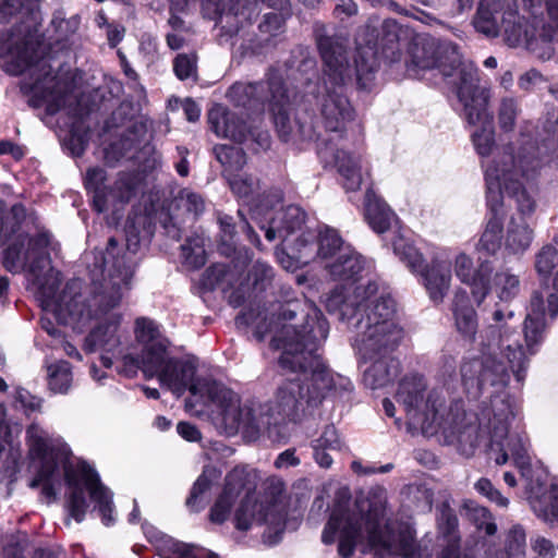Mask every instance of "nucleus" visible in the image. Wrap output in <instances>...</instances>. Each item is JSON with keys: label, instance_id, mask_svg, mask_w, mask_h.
I'll return each instance as SVG.
<instances>
[{"label": "nucleus", "instance_id": "f257e3e1", "mask_svg": "<svg viewBox=\"0 0 558 558\" xmlns=\"http://www.w3.org/2000/svg\"><path fill=\"white\" fill-rule=\"evenodd\" d=\"M396 400L404 408L410 424L420 427L424 435L440 432L446 444L456 446L466 457L483 445L498 465L506 464L511 456L522 475H527V439L521 434H508L514 411L507 395H490L480 414L466 413L458 403L447 411L444 396L435 389L427 391L423 376L414 374L401 379Z\"/></svg>", "mask_w": 558, "mask_h": 558}, {"label": "nucleus", "instance_id": "f03ea898", "mask_svg": "<svg viewBox=\"0 0 558 558\" xmlns=\"http://www.w3.org/2000/svg\"><path fill=\"white\" fill-rule=\"evenodd\" d=\"M275 329L271 345L282 350L279 363L282 368L299 372L301 377L282 384L274 407H266L271 424L279 420H296L306 407H316L328 395L343 396L353 389L352 381L332 373L318 354L326 340L329 325L320 310L305 299H295L280 305L276 323L266 326L257 323L255 337L264 340Z\"/></svg>", "mask_w": 558, "mask_h": 558}, {"label": "nucleus", "instance_id": "7ed1b4c3", "mask_svg": "<svg viewBox=\"0 0 558 558\" xmlns=\"http://www.w3.org/2000/svg\"><path fill=\"white\" fill-rule=\"evenodd\" d=\"M137 247L136 236L128 239L125 251L114 238H110L104 251L90 253L93 260L87 262L89 287L82 291L80 280L68 282L50 307L61 324L78 331L92 322L105 318L86 337L85 347L88 351L101 349L109 353L120 345L118 330L122 315L114 310L131 290L137 265Z\"/></svg>", "mask_w": 558, "mask_h": 558}, {"label": "nucleus", "instance_id": "20e7f679", "mask_svg": "<svg viewBox=\"0 0 558 558\" xmlns=\"http://www.w3.org/2000/svg\"><path fill=\"white\" fill-rule=\"evenodd\" d=\"M551 318L558 315V296L554 293L544 299L541 291H534L531 296L529 312L524 320V340L526 352L520 343L517 326L510 324L514 317L512 311L496 308L490 324L484 331L488 352L482 357L464 360L460 372L462 383L469 392H478L493 388L492 395L505 393L510 375L513 373L518 383H522L529 366V356L536 353L545 333V312Z\"/></svg>", "mask_w": 558, "mask_h": 558}, {"label": "nucleus", "instance_id": "39448f33", "mask_svg": "<svg viewBox=\"0 0 558 558\" xmlns=\"http://www.w3.org/2000/svg\"><path fill=\"white\" fill-rule=\"evenodd\" d=\"M376 280L335 288L326 300V308L356 330L353 347L359 357L392 354L404 338L397 319L396 302L379 291Z\"/></svg>", "mask_w": 558, "mask_h": 558}, {"label": "nucleus", "instance_id": "423d86ee", "mask_svg": "<svg viewBox=\"0 0 558 558\" xmlns=\"http://www.w3.org/2000/svg\"><path fill=\"white\" fill-rule=\"evenodd\" d=\"M363 533L367 535L375 558H414L416 554L417 543L412 526L407 522L385 520V509L380 506L371 507L366 514L357 506L353 509L335 507L322 541L329 545L339 535L338 553L342 558H349Z\"/></svg>", "mask_w": 558, "mask_h": 558}, {"label": "nucleus", "instance_id": "0eeeda50", "mask_svg": "<svg viewBox=\"0 0 558 558\" xmlns=\"http://www.w3.org/2000/svg\"><path fill=\"white\" fill-rule=\"evenodd\" d=\"M317 46L324 62V88L320 114L327 131L342 133L354 119L355 112L344 88L356 80L362 89L371 87L377 70L375 44L365 47L359 44L354 64L347 58L343 40L328 35L317 37Z\"/></svg>", "mask_w": 558, "mask_h": 558}, {"label": "nucleus", "instance_id": "6e6552de", "mask_svg": "<svg viewBox=\"0 0 558 558\" xmlns=\"http://www.w3.org/2000/svg\"><path fill=\"white\" fill-rule=\"evenodd\" d=\"M0 52L7 53L9 73L19 75L29 72L34 78L29 89L35 95H41L49 114H54L65 107L70 95L64 85L50 75L51 68L45 59L44 38L34 21L21 23L8 35L1 34Z\"/></svg>", "mask_w": 558, "mask_h": 558}, {"label": "nucleus", "instance_id": "1a4fd4ad", "mask_svg": "<svg viewBox=\"0 0 558 558\" xmlns=\"http://www.w3.org/2000/svg\"><path fill=\"white\" fill-rule=\"evenodd\" d=\"M252 473L246 466H235L226 476L222 493L210 509L209 519L214 523H223L230 514L235 499L242 492L245 498L235 511V526L239 530H248L253 523L265 524L264 542L274 545L281 539L286 527V510L279 504L264 506L254 498L255 483Z\"/></svg>", "mask_w": 558, "mask_h": 558}, {"label": "nucleus", "instance_id": "9d476101", "mask_svg": "<svg viewBox=\"0 0 558 558\" xmlns=\"http://www.w3.org/2000/svg\"><path fill=\"white\" fill-rule=\"evenodd\" d=\"M539 162L535 155L513 156L510 147L499 150L493 160L483 163L486 198L490 211H499L502 206V191L514 199L518 214L513 217L532 219L536 201L525 182L534 177Z\"/></svg>", "mask_w": 558, "mask_h": 558}, {"label": "nucleus", "instance_id": "9b49d317", "mask_svg": "<svg viewBox=\"0 0 558 558\" xmlns=\"http://www.w3.org/2000/svg\"><path fill=\"white\" fill-rule=\"evenodd\" d=\"M51 244V235L39 231L35 236H23L20 233L2 252L3 267L12 274L27 271L34 289L40 294L45 307L50 308L58 300L61 277L51 267L47 247Z\"/></svg>", "mask_w": 558, "mask_h": 558}, {"label": "nucleus", "instance_id": "f8f14e48", "mask_svg": "<svg viewBox=\"0 0 558 558\" xmlns=\"http://www.w3.org/2000/svg\"><path fill=\"white\" fill-rule=\"evenodd\" d=\"M208 402L215 413V424L226 436L241 434L246 441L256 440L271 425L268 409L254 402H242L233 390L220 383L207 385Z\"/></svg>", "mask_w": 558, "mask_h": 558}, {"label": "nucleus", "instance_id": "ddd939ff", "mask_svg": "<svg viewBox=\"0 0 558 558\" xmlns=\"http://www.w3.org/2000/svg\"><path fill=\"white\" fill-rule=\"evenodd\" d=\"M436 70L458 96L460 87L468 85L464 72H472V85L480 81L478 70L471 61H464L458 47L450 41H438L433 37H417L410 47L408 71L418 75L422 71Z\"/></svg>", "mask_w": 558, "mask_h": 558}, {"label": "nucleus", "instance_id": "4468645a", "mask_svg": "<svg viewBox=\"0 0 558 558\" xmlns=\"http://www.w3.org/2000/svg\"><path fill=\"white\" fill-rule=\"evenodd\" d=\"M469 77L468 85L460 87L458 92V100L462 106L464 120L470 125H478L480 128L471 135L476 153L483 158L484 162L493 160L495 155L505 148L510 147L513 156L518 159L520 156L532 155L526 148L515 153L511 144L501 147L495 146V130L493 124V116L488 109L490 98L489 88L482 86L480 81L472 85V72H464Z\"/></svg>", "mask_w": 558, "mask_h": 558}, {"label": "nucleus", "instance_id": "2eb2a0df", "mask_svg": "<svg viewBox=\"0 0 558 558\" xmlns=\"http://www.w3.org/2000/svg\"><path fill=\"white\" fill-rule=\"evenodd\" d=\"M64 477L69 488L66 508L71 518L82 522L85 518L88 504L85 494L88 493L95 504L94 510L98 512L102 523L110 526L116 522L112 493L101 482L94 469L86 462L64 465Z\"/></svg>", "mask_w": 558, "mask_h": 558}, {"label": "nucleus", "instance_id": "dca6fc26", "mask_svg": "<svg viewBox=\"0 0 558 558\" xmlns=\"http://www.w3.org/2000/svg\"><path fill=\"white\" fill-rule=\"evenodd\" d=\"M268 85L271 94L269 109L279 137L286 143L314 140L316 132L307 114H296L291 119L290 105L295 98V93L286 86L282 76L274 74Z\"/></svg>", "mask_w": 558, "mask_h": 558}, {"label": "nucleus", "instance_id": "f3484780", "mask_svg": "<svg viewBox=\"0 0 558 558\" xmlns=\"http://www.w3.org/2000/svg\"><path fill=\"white\" fill-rule=\"evenodd\" d=\"M474 25L478 32L489 37H497L504 33L507 44L511 47L518 46L526 33L515 0L480 2Z\"/></svg>", "mask_w": 558, "mask_h": 558}, {"label": "nucleus", "instance_id": "a211bd4d", "mask_svg": "<svg viewBox=\"0 0 558 558\" xmlns=\"http://www.w3.org/2000/svg\"><path fill=\"white\" fill-rule=\"evenodd\" d=\"M211 130L221 137H228L238 143L252 140L257 148L266 150L270 147L271 138L267 130L259 124L246 126L245 122L234 113L226 111L219 107L211 110L208 114Z\"/></svg>", "mask_w": 558, "mask_h": 558}, {"label": "nucleus", "instance_id": "6ab92c4d", "mask_svg": "<svg viewBox=\"0 0 558 558\" xmlns=\"http://www.w3.org/2000/svg\"><path fill=\"white\" fill-rule=\"evenodd\" d=\"M196 364L190 360L173 359L168 361L158 376L159 383L171 390L177 397H181L186 390L194 397L207 398V385L217 381L195 378Z\"/></svg>", "mask_w": 558, "mask_h": 558}, {"label": "nucleus", "instance_id": "aec40b11", "mask_svg": "<svg viewBox=\"0 0 558 558\" xmlns=\"http://www.w3.org/2000/svg\"><path fill=\"white\" fill-rule=\"evenodd\" d=\"M267 223H260V229L265 230V238L268 241L279 239L286 244L287 248L293 254L294 242H303L302 227L305 222L304 210L295 205L277 210L274 215L268 214Z\"/></svg>", "mask_w": 558, "mask_h": 558}, {"label": "nucleus", "instance_id": "412c9836", "mask_svg": "<svg viewBox=\"0 0 558 558\" xmlns=\"http://www.w3.org/2000/svg\"><path fill=\"white\" fill-rule=\"evenodd\" d=\"M302 241L293 244V257L302 264H307L316 257L331 262L339 256L343 247H350V245H344L338 232L330 228L319 231L318 236L306 231Z\"/></svg>", "mask_w": 558, "mask_h": 558}, {"label": "nucleus", "instance_id": "4be33fe9", "mask_svg": "<svg viewBox=\"0 0 558 558\" xmlns=\"http://www.w3.org/2000/svg\"><path fill=\"white\" fill-rule=\"evenodd\" d=\"M317 153L324 167L332 166L337 168L347 191H356L361 187L364 172L367 173V168L361 155L340 150L330 142L320 146Z\"/></svg>", "mask_w": 558, "mask_h": 558}, {"label": "nucleus", "instance_id": "5701e85b", "mask_svg": "<svg viewBox=\"0 0 558 558\" xmlns=\"http://www.w3.org/2000/svg\"><path fill=\"white\" fill-rule=\"evenodd\" d=\"M259 2H267L271 8L283 9L288 0H201L204 15L210 20H236V29L239 25L243 26L245 22L251 21L257 12ZM227 24L232 26L230 21Z\"/></svg>", "mask_w": 558, "mask_h": 558}, {"label": "nucleus", "instance_id": "b1692460", "mask_svg": "<svg viewBox=\"0 0 558 558\" xmlns=\"http://www.w3.org/2000/svg\"><path fill=\"white\" fill-rule=\"evenodd\" d=\"M146 133V124L143 122L135 123L125 135L119 141L111 143L105 149V159L108 163H113L120 158L129 156L135 158L138 162H143L144 170H153L160 165L161 157L149 143L145 144L136 155H130L135 147V135H144Z\"/></svg>", "mask_w": 558, "mask_h": 558}, {"label": "nucleus", "instance_id": "393cba45", "mask_svg": "<svg viewBox=\"0 0 558 558\" xmlns=\"http://www.w3.org/2000/svg\"><path fill=\"white\" fill-rule=\"evenodd\" d=\"M170 360L167 356V347L163 341L154 342L143 348L140 357L132 354L123 355L120 372L128 377H133L141 369L147 378L158 377Z\"/></svg>", "mask_w": 558, "mask_h": 558}, {"label": "nucleus", "instance_id": "a878e982", "mask_svg": "<svg viewBox=\"0 0 558 558\" xmlns=\"http://www.w3.org/2000/svg\"><path fill=\"white\" fill-rule=\"evenodd\" d=\"M454 274L461 282L470 286L471 293L477 305H481L490 291V275L493 267L489 262H482L474 269L473 260L464 253H459L454 258Z\"/></svg>", "mask_w": 558, "mask_h": 558}, {"label": "nucleus", "instance_id": "bb28decb", "mask_svg": "<svg viewBox=\"0 0 558 558\" xmlns=\"http://www.w3.org/2000/svg\"><path fill=\"white\" fill-rule=\"evenodd\" d=\"M281 75L278 71H270L266 83H235L228 90L229 99L238 107L263 110L264 105H269L271 97L269 81L272 75Z\"/></svg>", "mask_w": 558, "mask_h": 558}, {"label": "nucleus", "instance_id": "cd10ccee", "mask_svg": "<svg viewBox=\"0 0 558 558\" xmlns=\"http://www.w3.org/2000/svg\"><path fill=\"white\" fill-rule=\"evenodd\" d=\"M31 452L41 460V466L29 486L37 488L50 480L58 469V463L49 456V440L44 430L33 424L27 428Z\"/></svg>", "mask_w": 558, "mask_h": 558}, {"label": "nucleus", "instance_id": "c85d7f7f", "mask_svg": "<svg viewBox=\"0 0 558 558\" xmlns=\"http://www.w3.org/2000/svg\"><path fill=\"white\" fill-rule=\"evenodd\" d=\"M420 272L429 299L436 304L442 303L451 283L450 266L444 260L434 258Z\"/></svg>", "mask_w": 558, "mask_h": 558}, {"label": "nucleus", "instance_id": "c756f323", "mask_svg": "<svg viewBox=\"0 0 558 558\" xmlns=\"http://www.w3.org/2000/svg\"><path fill=\"white\" fill-rule=\"evenodd\" d=\"M361 363H369L364 371V383L372 389L387 386L399 373V363L392 354L377 355L373 357H359Z\"/></svg>", "mask_w": 558, "mask_h": 558}, {"label": "nucleus", "instance_id": "7c9ffc66", "mask_svg": "<svg viewBox=\"0 0 558 558\" xmlns=\"http://www.w3.org/2000/svg\"><path fill=\"white\" fill-rule=\"evenodd\" d=\"M33 228H36L34 214H28L22 204H15L9 211L0 215V242L12 236L15 239L20 233L27 236Z\"/></svg>", "mask_w": 558, "mask_h": 558}, {"label": "nucleus", "instance_id": "2f4dec72", "mask_svg": "<svg viewBox=\"0 0 558 558\" xmlns=\"http://www.w3.org/2000/svg\"><path fill=\"white\" fill-rule=\"evenodd\" d=\"M534 221L526 218L511 217L506 232V250L513 255L524 254L534 239Z\"/></svg>", "mask_w": 558, "mask_h": 558}, {"label": "nucleus", "instance_id": "473e14b6", "mask_svg": "<svg viewBox=\"0 0 558 558\" xmlns=\"http://www.w3.org/2000/svg\"><path fill=\"white\" fill-rule=\"evenodd\" d=\"M452 313L459 333L470 341L474 340L477 332V315L464 290H458L454 293Z\"/></svg>", "mask_w": 558, "mask_h": 558}, {"label": "nucleus", "instance_id": "72a5a7b5", "mask_svg": "<svg viewBox=\"0 0 558 558\" xmlns=\"http://www.w3.org/2000/svg\"><path fill=\"white\" fill-rule=\"evenodd\" d=\"M326 269L335 280H355L356 276L364 269V260L351 246L343 247L339 256L331 262H327Z\"/></svg>", "mask_w": 558, "mask_h": 558}, {"label": "nucleus", "instance_id": "f704fd0d", "mask_svg": "<svg viewBox=\"0 0 558 558\" xmlns=\"http://www.w3.org/2000/svg\"><path fill=\"white\" fill-rule=\"evenodd\" d=\"M140 177L134 172H119L113 184L107 189L108 210L120 209L136 196Z\"/></svg>", "mask_w": 558, "mask_h": 558}, {"label": "nucleus", "instance_id": "c9c22d12", "mask_svg": "<svg viewBox=\"0 0 558 558\" xmlns=\"http://www.w3.org/2000/svg\"><path fill=\"white\" fill-rule=\"evenodd\" d=\"M365 217L376 233L386 232L396 220L395 213L372 190L365 194Z\"/></svg>", "mask_w": 558, "mask_h": 558}, {"label": "nucleus", "instance_id": "e433bc0d", "mask_svg": "<svg viewBox=\"0 0 558 558\" xmlns=\"http://www.w3.org/2000/svg\"><path fill=\"white\" fill-rule=\"evenodd\" d=\"M530 504L535 514L549 524H558V487L551 486L542 495L532 494Z\"/></svg>", "mask_w": 558, "mask_h": 558}, {"label": "nucleus", "instance_id": "4c0bfd02", "mask_svg": "<svg viewBox=\"0 0 558 558\" xmlns=\"http://www.w3.org/2000/svg\"><path fill=\"white\" fill-rule=\"evenodd\" d=\"M490 289H494L496 296L500 302L509 303L520 293V277L510 268H502L495 272L490 283Z\"/></svg>", "mask_w": 558, "mask_h": 558}, {"label": "nucleus", "instance_id": "58836bf2", "mask_svg": "<svg viewBox=\"0 0 558 558\" xmlns=\"http://www.w3.org/2000/svg\"><path fill=\"white\" fill-rule=\"evenodd\" d=\"M106 170L100 167L89 168L85 175V186L88 191L93 192V205L98 213L108 210Z\"/></svg>", "mask_w": 558, "mask_h": 558}, {"label": "nucleus", "instance_id": "ea45409f", "mask_svg": "<svg viewBox=\"0 0 558 558\" xmlns=\"http://www.w3.org/2000/svg\"><path fill=\"white\" fill-rule=\"evenodd\" d=\"M220 475L221 473L216 466H204L202 474L193 485L190 497L186 499V506L192 511L197 512L204 508L205 502L203 501L202 496L210 488L211 484L220 477Z\"/></svg>", "mask_w": 558, "mask_h": 558}, {"label": "nucleus", "instance_id": "a19ab883", "mask_svg": "<svg viewBox=\"0 0 558 558\" xmlns=\"http://www.w3.org/2000/svg\"><path fill=\"white\" fill-rule=\"evenodd\" d=\"M215 156L223 167V173L229 177L241 170L246 163L243 149L234 145H217L214 148Z\"/></svg>", "mask_w": 558, "mask_h": 558}, {"label": "nucleus", "instance_id": "79ce46f5", "mask_svg": "<svg viewBox=\"0 0 558 558\" xmlns=\"http://www.w3.org/2000/svg\"><path fill=\"white\" fill-rule=\"evenodd\" d=\"M499 211H492V217L486 223L485 230L477 243V250L488 255H494L501 244L502 218Z\"/></svg>", "mask_w": 558, "mask_h": 558}, {"label": "nucleus", "instance_id": "37998d69", "mask_svg": "<svg viewBox=\"0 0 558 558\" xmlns=\"http://www.w3.org/2000/svg\"><path fill=\"white\" fill-rule=\"evenodd\" d=\"M50 25L53 28L57 40L65 41L78 31L81 17L77 14L66 17L63 10H57L53 13Z\"/></svg>", "mask_w": 558, "mask_h": 558}, {"label": "nucleus", "instance_id": "c03bdc74", "mask_svg": "<svg viewBox=\"0 0 558 558\" xmlns=\"http://www.w3.org/2000/svg\"><path fill=\"white\" fill-rule=\"evenodd\" d=\"M393 251L400 260L403 262L407 267L413 272H420L424 267L423 255L404 238L398 236L393 241Z\"/></svg>", "mask_w": 558, "mask_h": 558}, {"label": "nucleus", "instance_id": "a18cd8bd", "mask_svg": "<svg viewBox=\"0 0 558 558\" xmlns=\"http://www.w3.org/2000/svg\"><path fill=\"white\" fill-rule=\"evenodd\" d=\"M393 251L400 260L403 262L407 267L413 272H420L424 267L423 255L404 238L398 236L393 241Z\"/></svg>", "mask_w": 558, "mask_h": 558}, {"label": "nucleus", "instance_id": "49530a36", "mask_svg": "<svg viewBox=\"0 0 558 558\" xmlns=\"http://www.w3.org/2000/svg\"><path fill=\"white\" fill-rule=\"evenodd\" d=\"M184 263L192 268H199L206 263L205 240L201 235L187 238L181 245Z\"/></svg>", "mask_w": 558, "mask_h": 558}, {"label": "nucleus", "instance_id": "de8ad7c7", "mask_svg": "<svg viewBox=\"0 0 558 558\" xmlns=\"http://www.w3.org/2000/svg\"><path fill=\"white\" fill-rule=\"evenodd\" d=\"M49 387L53 392L65 393L71 387L72 372L68 362L61 361L48 367Z\"/></svg>", "mask_w": 558, "mask_h": 558}, {"label": "nucleus", "instance_id": "09e8293b", "mask_svg": "<svg viewBox=\"0 0 558 558\" xmlns=\"http://www.w3.org/2000/svg\"><path fill=\"white\" fill-rule=\"evenodd\" d=\"M275 278L274 269L265 262L257 260L248 271V280L257 291H265L271 286Z\"/></svg>", "mask_w": 558, "mask_h": 558}, {"label": "nucleus", "instance_id": "8fccbe9b", "mask_svg": "<svg viewBox=\"0 0 558 558\" xmlns=\"http://www.w3.org/2000/svg\"><path fill=\"white\" fill-rule=\"evenodd\" d=\"M519 111L517 99L512 97L501 99L498 108V123L502 131L510 132L514 129Z\"/></svg>", "mask_w": 558, "mask_h": 558}, {"label": "nucleus", "instance_id": "3c124183", "mask_svg": "<svg viewBox=\"0 0 558 558\" xmlns=\"http://www.w3.org/2000/svg\"><path fill=\"white\" fill-rule=\"evenodd\" d=\"M558 265V250L553 245H544L535 255V269L539 276L548 277Z\"/></svg>", "mask_w": 558, "mask_h": 558}, {"label": "nucleus", "instance_id": "603ef678", "mask_svg": "<svg viewBox=\"0 0 558 558\" xmlns=\"http://www.w3.org/2000/svg\"><path fill=\"white\" fill-rule=\"evenodd\" d=\"M173 71L181 81L195 77L197 73V57L194 52L179 53L173 60Z\"/></svg>", "mask_w": 558, "mask_h": 558}, {"label": "nucleus", "instance_id": "864d4df0", "mask_svg": "<svg viewBox=\"0 0 558 558\" xmlns=\"http://www.w3.org/2000/svg\"><path fill=\"white\" fill-rule=\"evenodd\" d=\"M227 178L233 193L242 198L250 197L258 186V182L252 175L235 172Z\"/></svg>", "mask_w": 558, "mask_h": 558}, {"label": "nucleus", "instance_id": "5fc2aeb1", "mask_svg": "<svg viewBox=\"0 0 558 558\" xmlns=\"http://www.w3.org/2000/svg\"><path fill=\"white\" fill-rule=\"evenodd\" d=\"M136 340L145 345L161 342L159 339V330L151 319L140 317L135 322Z\"/></svg>", "mask_w": 558, "mask_h": 558}, {"label": "nucleus", "instance_id": "6e6d98bb", "mask_svg": "<svg viewBox=\"0 0 558 558\" xmlns=\"http://www.w3.org/2000/svg\"><path fill=\"white\" fill-rule=\"evenodd\" d=\"M177 202L179 207L184 208L195 217L201 215L205 209V201L203 196L190 190H182L177 197Z\"/></svg>", "mask_w": 558, "mask_h": 558}, {"label": "nucleus", "instance_id": "4d7b16f0", "mask_svg": "<svg viewBox=\"0 0 558 558\" xmlns=\"http://www.w3.org/2000/svg\"><path fill=\"white\" fill-rule=\"evenodd\" d=\"M312 447L325 448L331 451L341 449V440L333 425H326L322 435L312 441Z\"/></svg>", "mask_w": 558, "mask_h": 558}, {"label": "nucleus", "instance_id": "13d9d810", "mask_svg": "<svg viewBox=\"0 0 558 558\" xmlns=\"http://www.w3.org/2000/svg\"><path fill=\"white\" fill-rule=\"evenodd\" d=\"M283 16L280 13L271 12L264 15L263 22L259 24V32L263 35H268L264 40L269 41L270 37L278 35L283 26Z\"/></svg>", "mask_w": 558, "mask_h": 558}, {"label": "nucleus", "instance_id": "bf43d9fd", "mask_svg": "<svg viewBox=\"0 0 558 558\" xmlns=\"http://www.w3.org/2000/svg\"><path fill=\"white\" fill-rule=\"evenodd\" d=\"M475 489L487 497L489 500L496 502L500 507H507L509 504L508 498L504 497L498 489H496L492 482L487 478H480L475 483Z\"/></svg>", "mask_w": 558, "mask_h": 558}, {"label": "nucleus", "instance_id": "052dcab7", "mask_svg": "<svg viewBox=\"0 0 558 558\" xmlns=\"http://www.w3.org/2000/svg\"><path fill=\"white\" fill-rule=\"evenodd\" d=\"M437 520L439 529L447 535L452 534L458 526V518L454 511L446 504L441 505Z\"/></svg>", "mask_w": 558, "mask_h": 558}, {"label": "nucleus", "instance_id": "680f3d73", "mask_svg": "<svg viewBox=\"0 0 558 558\" xmlns=\"http://www.w3.org/2000/svg\"><path fill=\"white\" fill-rule=\"evenodd\" d=\"M15 400L22 408L27 412L40 411L43 405V399L32 395L26 389L20 388L16 390Z\"/></svg>", "mask_w": 558, "mask_h": 558}, {"label": "nucleus", "instance_id": "e2e57ef3", "mask_svg": "<svg viewBox=\"0 0 558 558\" xmlns=\"http://www.w3.org/2000/svg\"><path fill=\"white\" fill-rule=\"evenodd\" d=\"M179 558H218L214 553L187 544H174Z\"/></svg>", "mask_w": 558, "mask_h": 558}, {"label": "nucleus", "instance_id": "0e129e2a", "mask_svg": "<svg viewBox=\"0 0 558 558\" xmlns=\"http://www.w3.org/2000/svg\"><path fill=\"white\" fill-rule=\"evenodd\" d=\"M525 546V533L522 527L514 526L508 535L507 548L510 554H521Z\"/></svg>", "mask_w": 558, "mask_h": 558}, {"label": "nucleus", "instance_id": "69168bd1", "mask_svg": "<svg viewBox=\"0 0 558 558\" xmlns=\"http://www.w3.org/2000/svg\"><path fill=\"white\" fill-rule=\"evenodd\" d=\"M473 513L476 519H482V523L478 524V529L484 530L487 535H494L497 531V526L490 521V513L484 507H476L473 509Z\"/></svg>", "mask_w": 558, "mask_h": 558}, {"label": "nucleus", "instance_id": "338daca9", "mask_svg": "<svg viewBox=\"0 0 558 558\" xmlns=\"http://www.w3.org/2000/svg\"><path fill=\"white\" fill-rule=\"evenodd\" d=\"M532 547L541 558H553L556 553L554 544L544 537L535 538Z\"/></svg>", "mask_w": 558, "mask_h": 558}, {"label": "nucleus", "instance_id": "774afa93", "mask_svg": "<svg viewBox=\"0 0 558 558\" xmlns=\"http://www.w3.org/2000/svg\"><path fill=\"white\" fill-rule=\"evenodd\" d=\"M381 32L384 35V40L387 43L395 44L398 41L400 27L395 20H385L381 25Z\"/></svg>", "mask_w": 558, "mask_h": 558}]
</instances>
